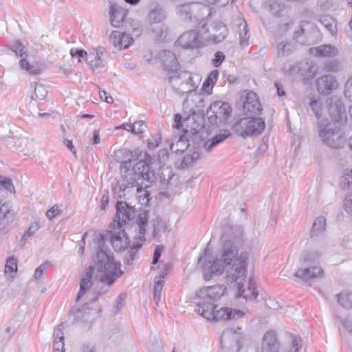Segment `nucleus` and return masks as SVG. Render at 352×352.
I'll list each match as a JSON object with an SVG mask.
<instances>
[{
	"label": "nucleus",
	"instance_id": "6e6d98bb",
	"mask_svg": "<svg viewBox=\"0 0 352 352\" xmlns=\"http://www.w3.org/2000/svg\"><path fill=\"white\" fill-rule=\"evenodd\" d=\"M70 54L73 58L77 57L79 62L81 61V58H83L84 57L86 58L87 56H89L85 51L77 49H72L70 50Z\"/></svg>",
	"mask_w": 352,
	"mask_h": 352
},
{
	"label": "nucleus",
	"instance_id": "423d86ee",
	"mask_svg": "<svg viewBox=\"0 0 352 352\" xmlns=\"http://www.w3.org/2000/svg\"><path fill=\"white\" fill-rule=\"evenodd\" d=\"M201 76L185 71H178L168 76V82L179 94H188L195 91L199 85Z\"/></svg>",
	"mask_w": 352,
	"mask_h": 352
},
{
	"label": "nucleus",
	"instance_id": "f257e3e1",
	"mask_svg": "<svg viewBox=\"0 0 352 352\" xmlns=\"http://www.w3.org/2000/svg\"><path fill=\"white\" fill-rule=\"evenodd\" d=\"M252 244V240L248 239L243 227L227 225L223 228L221 237V248L219 258L214 260H207L204 254L203 264V275L206 280H210L215 275H221L226 272V279L228 283H234L237 287L236 296L245 299L251 297L257 301L258 292L256 289L255 283L249 280L248 292L251 296L244 294L243 281L247 275L249 254L243 252L239 254V248H249Z\"/></svg>",
	"mask_w": 352,
	"mask_h": 352
},
{
	"label": "nucleus",
	"instance_id": "680f3d73",
	"mask_svg": "<svg viewBox=\"0 0 352 352\" xmlns=\"http://www.w3.org/2000/svg\"><path fill=\"white\" fill-rule=\"evenodd\" d=\"M162 342L158 339L155 340L153 344L149 346L150 352H162Z\"/></svg>",
	"mask_w": 352,
	"mask_h": 352
},
{
	"label": "nucleus",
	"instance_id": "1a4fd4ad",
	"mask_svg": "<svg viewBox=\"0 0 352 352\" xmlns=\"http://www.w3.org/2000/svg\"><path fill=\"white\" fill-rule=\"evenodd\" d=\"M241 330V328L237 327L236 329H228L223 331L220 341L222 351L223 348L227 347V345L235 352L240 349L242 342L245 338L242 335Z\"/></svg>",
	"mask_w": 352,
	"mask_h": 352
},
{
	"label": "nucleus",
	"instance_id": "a211bd4d",
	"mask_svg": "<svg viewBox=\"0 0 352 352\" xmlns=\"http://www.w3.org/2000/svg\"><path fill=\"white\" fill-rule=\"evenodd\" d=\"M95 267L97 268L96 265H91L87 270L86 272L83 275L80 282V289L76 296V300H79L86 292L91 287L93 283L91 278L94 275Z\"/></svg>",
	"mask_w": 352,
	"mask_h": 352
},
{
	"label": "nucleus",
	"instance_id": "c9c22d12",
	"mask_svg": "<svg viewBox=\"0 0 352 352\" xmlns=\"http://www.w3.org/2000/svg\"><path fill=\"white\" fill-rule=\"evenodd\" d=\"M326 219L324 217L316 218L312 225L311 233L314 235H318L324 230Z\"/></svg>",
	"mask_w": 352,
	"mask_h": 352
},
{
	"label": "nucleus",
	"instance_id": "dca6fc26",
	"mask_svg": "<svg viewBox=\"0 0 352 352\" xmlns=\"http://www.w3.org/2000/svg\"><path fill=\"white\" fill-rule=\"evenodd\" d=\"M133 41L129 34L119 31H113L109 36L110 43L120 50L129 47Z\"/></svg>",
	"mask_w": 352,
	"mask_h": 352
},
{
	"label": "nucleus",
	"instance_id": "4d7b16f0",
	"mask_svg": "<svg viewBox=\"0 0 352 352\" xmlns=\"http://www.w3.org/2000/svg\"><path fill=\"white\" fill-rule=\"evenodd\" d=\"M50 265L49 261H46L39 265L35 270L34 277L35 279H38L41 277L44 270Z\"/></svg>",
	"mask_w": 352,
	"mask_h": 352
},
{
	"label": "nucleus",
	"instance_id": "79ce46f5",
	"mask_svg": "<svg viewBox=\"0 0 352 352\" xmlns=\"http://www.w3.org/2000/svg\"><path fill=\"white\" fill-rule=\"evenodd\" d=\"M283 72L289 76H300L299 62H296L293 65H285L283 67Z\"/></svg>",
	"mask_w": 352,
	"mask_h": 352
},
{
	"label": "nucleus",
	"instance_id": "2eb2a0df",
	"mask_svg": "<svg viewBox=\"0 0 352 352\" xmlns=\"http://www.w3.org/2000/svg\"><path fill=\"white\" fill-rule=\"evenodd\" d=\"M243 110L245 113L250 115L259 114L262 111L261 104L254 92L250 91L247 94Z\"/></svg>",
	"mask_w": 352,
	"mask_h": 352
},
{
	"label": "nucleus",
	"instance_id": "69168bd1",
	"mask_svg": "<svg viewBox=\"0 0 352 352\" xmlns=\"http://www.w3.org/2000/svg\"><path fill=\"white\" fill-rule=\"evenodd\" d=\"M54 352H65L63 340H54Z\"/></svg>",
	"mask_w": 352,
	"mask_h": 352
},
{
	"label": "nucleus",
	"instance_id": "9b49d317",
	"mask_svg": "<svg viewBox=\"0 0 352 352\" xmlns=\"http://www.w3.org/2000/svg\"><path fill=\"white\" fill-rule=\"evenodd\" d=\"M228 33V30L226 25L219 22L212 23L208 25L205 34V38L213 43L222 42Z\"/></svg>",
	"mask_w": 352,
	"mask_h": 352
},
{
	"label": "nucleus",
	"instance_id": "a19ab883",
	"mask_svg": "<svg viewBox=\"0 0 352 352\" xmlns=\"http://www.w3.org/2000/svg\"><path fill=\"white\" fill-rule=\"evenodd\" d=\"M320 254L318 251L305 252L301 256V260L305 263H314L319 259Z\"/></svg>",
	"mask_w": 352,
	"mask_h": 352
},
{
	"label": "nucleus",
	"instance_id": "3c124183",
	"mask_svg": "<svg viewBox=\"0 0 352 352\" xmlns=\"http://www.w3.org/2000/svg\"><path fill=\"white\" fill-rule=\"evenodd\" d=\"M212 63L215 67H219L226 59V56L222 52L218 51L214 55Z\"/></svg>",
	"mask_w": 352,
	"mask_h": 352
},
{
	"label": "nucleus",
	"instance_id": "052dcab7",
	"mask_svg": "<svg viewBox=\"0 0 352 352\" xmlns=\"http://www.w3.org/2000/svg\"><path fill=\"white\" fill-rule=\"evenodd\" d=\"M63 324H60L57 327H55L54 331V336L55 337L54 339L59 340H64V336H63Z\"/></svg>",
	"mask_w": 352,
	"mask_h": 352
},
{
	"label": "nucleus",
	"instance_id": "7ed1b4c3",
	"mask_svg": "<svg viewBox=\"0 0 352 352\" xmlns=\"http://www.w3.org/2000/svg\"><path fill=\"white\" fill-rule=\"evenodd\" d=\"M109 239L115 251H122L128 247L129 239L124 230L117 233L109 232L106 235L100 236L98 246L93 261L97 267V270L103 273L100 278V281L110 286L121 276L123 271L120 269V263L116 262L113 255L107 251L104 242Z\"/></svg>",
	"mask_w": 352,
	"mask_h": 352
},
{
	"label": "nucleus",
	"instance_id": "c756f323",
	"mask_svg": "<svg viewBox=\"0 0 352 352\" xmlns=\"http://www.w3.org/2000/svg\"><path fill=\"white\" fill-rule=\"evenodd\" d=\"M9 48L15 54L16 56L20 58V59H25L28 56V52L25 46L19 40L11 43Z\"/></svg>",
	"mask_w": 352,
	"mask_h": 352
},
{
	"label": "nucleus",
	"instance_id": "7c9ffc66",
	"mask_svg": "<svg viewBox=\"0 0 352 352\" xmlns=\"http://www.w3.org/2000/svg\"><path fill=\"white\" fill-rule=\"evenodd\" d=\"M124 25L126 29L131 32L133 36H138L141 34L142 28L139 20L126 19L124 22Z\"/></svg>",
	"mask_w": 352,
	"mask_h": 352
},
{
	"label": "nucleus",
	"instance_id": "f3484780",
	"mask_svg": "<svg viewBox=\"0 0 352 352\" xmlns=\"http://www.w3.org/2000/svg\"><path fill=\"white\" fill-rule=\"evenodd\" d=\"M109 14L111 24L115 28L120 27L125 22L126 11L116 3L110 2Z\"/></svg>",
	"mask_w": 352,
	"mask_h": 352
},
{
	"label": "nucleus",
	"instance_id": "13d9d810",
	"mask_svg": "<svg viewBox=\"0 0 352 352\" xmlns=\"http://www.w3.org/2000/svg\"><path fill=\"white\" fill-rule=\"evenodd\" d=\"M60 210L58 206L54 205L46 212V217L49 220H52L55 217L60 214Z\"/></svg>",
	"mask_w": 352,
	"mask_h": 352
},
{
	"label": "nucleus",
	"instance_id": "ea45409f",
	"mask_svg": "<svg viewBox=\"0 0 352 352\" xmlns=\"http://www.w3.org/2000/svg\"><path fill=\"white\" fill-rule=\"evenodd\" d=\"M0 188L12 193L15 192L12 180L9 177H6L2 175H0Z\"/></svg>",
	"mask_w": 352,
	"mask_h": 352
},
{
	"label": "nucleus",
	"instance_id": "58836bf2",
	"mask_svg": "<svg viewBox=\"0 0 352 352\" xmlns=\"http://www.w3.org/2000/svg\"><path fill=\"white\" fill-rule=\"evenodd\" d=\"M309 106L311 107L312 111L314 113L315 116L318 119V122L321 120H324L322 118V104L318 100H312L309 102Z\"/></svg>",
	"mask_w": 352,
	"mask_h": 352
},
{
	"label": "nucleus",
	"instance_id": "603ef678",
	"mask_svg": "<svg viewBox=\"0 0 352 352\" xmlns=\"http://www.w3.org/2000/svg\"><path fill=\"white\" fill-rule=\"evenodd\" d=\"M146 127L143 121L135 122L132 124V133L134 134L142 133L145 131Z\"/></svg>",
	"mask_w": 352,
	"mask_h": 352
},
{
	"label": "nucleus",
	"instance_id": "8fccbe9b",
	"mask_svg": "<svg viewBox=\"0 0 352 352\" xmlns=\"http://www.w3.org/2000/svg\"><path fill=\"white\" fill-rule=\"evenodd\" d=\"M127 338V335L122 331H116L113 333L110 336V339L116 344H119L122 340H126Z\"/></svg>",
	"mask_w": 352,
	"mask_h": 352
},
{
	"label": "nucleus",
	"instance_id": "f8f14e48",
	"mask_svg": "<svg viewBox=\"0 0 352 352\" xmlns=\"http://www.w3.org/2000/svg\"><path fill=\"white\" fill-rule=\"evenodd\" d=\"M231 110V107L228 103L216 101L210 105L207 111V114L209 115L210 119H212L214 117L220 122H223L228 119Z\"/></svg>",
	"mask_w": 352,
	"mask_h": 352
},
{
	"label": "nucleus",
	"instance_id": "f704fd0d",
	"mask_svg": "<svg viewBox=\"0 0 352 352\" xmlns=\"http://www.w3.org/2000/svg\"><path fill=\"white\" fill-rule=\"evenodd\" d=\"M142 242L136 241L135 245H133L130 250L127 252L124 263L125 265H131L133 264L134 256L138 252V250L142 247Z\"/></svg>",
	"mask_w": 352,
	"mask_h": 352
},
{
	"label": "nucleus",
	"instance_id": "b1692460",
	"mask_svg": "<svg viewBox=\"0 0 352 352\" xmlns=\"http://www.w3.org/2000/svg\"><path fill=\"white\" fill-rule=\"evenodd\" d=\"M309 51L311 54L318 57H333L338 54V50L334 46L330 45L311 47Z\"/></svg>",
	"mask_w": 352,
	"mask_h": 352
},
{
	"label": "nucleus",
	"instance_id": "4be33fe9",
	"mask_svg": "<svg viewBox=\"0 0 352 352\" xmlns=\"http://www.w3.org/2000/svg\"><path fill=\"white\" fill-rule=\"evenodd\" d=\"M207 12L208 8L202 3H190L180 5L177 8V12L181 16L188 17L190 15V12L203 11Z\"/></svg>",
	"mask_w": 352,
	"mask_h": 352
},
{
	"label": "nucleus",
	"instance_id": "a878e982",
	"mask_svg": "<svg viewBox=\"0 0 352 352\" xmlns=\"http://www.w3.org/2000/svg\"><path fill=\"white\" fill-rule=\"evenodd\" d=\"M230 135L229 131H224L205 142L204 148L206 151H211L216 145L224 141Z\"/></svg>",
	"mask_w": 352,
	"mask_h": 352
},
{
	"label": "nucleus",
	"instance_id": "0e129e2a",
	"mask_svg": "<svg viewBox=\"0 0 352 352\" xmlns=\"http://www.w3.org/2000/svg\"><path fill=\"white\" fill-rule=\"evenodd\" d=\"M162 251V246L157 245L155 248L154 252H153V261H152L153 265H155L158 263L160 258L161 256Z\"/></svg>",
	"mask_w": 352,
	"mask_h": 352
},
{
	"label": "nucleus",
	"instance_id": "cd10ccee",
	"mask_svg": "<svg viewBox=\"0 0 352 352\" xmlns=\"http://www.w3.org/2000/svg\"><path fill=\"white\" fill-rule=\"evenodd\" d=\"M165 18L166 14L164 10L157 6L151 9L148 14V19L149 22L153 23H161L165 19Z\"/></svg>",
	"mask_w": 352,
	"mask_h": 352
},
{
	"label": "nucleus",
	"instance_id": "4c0bfd02",
	"mask_svg": "<svg viewBox=\"0 0 352 352\" xmlns=\"http://www.w3.org/2000/svg\"><path fill=\"white\" fill-rule=\"evenodd\" d=\"M174 177V174L172 172V169L169 167L163 168L161 169L160 173V182L163 185H168L170 183V180Z\"/></svg>",
	"mask_w": 352,
	"mask_h": 352
},
{
	"label": "nucleus",
	"instance_id": "49530a36",
	"mask_svg": "<svg viewBox=\"0 0 352 352\" xmlns=\"http://www.w3.org/2000/svg\"><path fill=\"white\" fill-rule=\"evenodd\" d=\"M5 273H13L15 274L17 272V261L14 257H10L5 265Z\"/></svg>",
	"mask_w": 352,
	"mask_h": 352
},
{
	"label": "nucleus",
	"instance_id": "412c9836",
	"mask_svg": "<svg viewBox=\"0 0 352 352\" xmlns=\"http://www.w3.org/2000/svg\"><path fill=\"white\" fill-rule=\"evenodd\" d=\"M322 270L319 267H307L296 272L295 276L307 281L310 278H317L322 275Z\"/></svg>",
	"mask_w": 352,
	"mask_h": 352
},
{
	"label": "nucleus",
	"instance_id": "72a5a7b5",
	"mask_svg": "<svg viewBox=\"0 0 352 352\" xmlns=\"http://www.w3.org/2000/svg\"><path fill=\"white\" fill-rule=\"evenodd\" d=\"M319 21L332 35L336 34V23L333 18L329 15H324L322 16Z\"/></svg>",
	"mask_w": 352,
	"mask_h": 352
},
{
	"label": "nucleus",
	"instance_id": "bf43d9fd",
	"mask_svg": "<svg viewBox=\"0 0 352 352\" xmlns=\"http://www.w3.org/2000/svg\"><path fill=\"white\" fill-rule=\"evenodd\" d=\"M344 208L347 213L352 215V192L346 195L344 200Z\"/></svg>",
	"mask_w": 352,
	"mask_h": 352
},
{
	"label": "nucleus",
	"instance_id": "5701e85b",
	"mask_svg": "<svg viewBox=\"0 0 352 352\" xmlns=\"http://www.w3.org/2000/svg\"><path fill=\"white\" fill-rule=\"evenodd\" d=\"M329 113L333 120L336 122L342 120L343 118H345L344 107L339 100L331 102L329 107Z\"/></svg>",
	"mask_w": 352,
	"mask_h": 352
},
{
	"label": "nucleus",
	"instance_id": "c03bdc74",
	"mask_svg": "<svg viewBox=\"0 0 352 352\" xmlns=\"http://www.w3.org/2000/svg\"><path fill=\"white\" fill-rule=\"evenodd\" d=\"M43 225L38 222H34L32 223L28 230L23 234L21 238V241L25 243L28 239L32 236Z\"/></svg>",
	"mask_w": 352,
	"mask_h": 352
},
{
	"label": "nucleus",
	"instance_id": "aec40b11",
	"mask_svg": "<svg viewBox=\"0 0 352 352\" xmlns=\"http://www.w3.org/2000/svg\"><path fill=\"white\" fill-rule=\"evenodd\" d=\"M136 224L138 227L139 236L135 238L136 241L143 242L145 241L144 235L146 232L147 228L148 226V211L143 210L141 211L136 219Z\"/></svg>",
	"mask_w": 352,
	"mask_h": 352
},
{
	"label": "nucleus",
	"instance_id": "393cba45",
	"mask_svg": "<svg viewBox=\"0 0 352 352\" xmlns=\"http://www.w3.org/2000/svg\"><path fill=\"white\" fill-rule=\"evenodd\" d=\"M300 76H302L304 80L312 78L317 70L315 65L308 60H304L299 62Z\"/></svg>",
	"mask_w": 352,
	"mask_h": 352
},
{
	"label": "nucleus",
	"instance_id": "6e6552de",
	"mask_svg": "<svg viewBox=\"0 0 352 352\" xmlns=\"http://www.w3.org/2000/svg\"><path fill=\"white\" fill-rule=\"evenodd\" d=\"M116 208V213L111 227L120 229L135 217V208L126 201H117Z\"/></svg>",
	"mask_w": 352,
	"mask_h": 352
},
{
	"label": "nucleus",
	"instance_id": "774afa93",
	"mask_svg": "<svg viewBox=\"0 0 352 352\" xmlns=\"http://www.w3.org/2000/svg\"><path fill=\"white\" fill-rule=\"evenodd\" d=\"M341 323L351 332H352V316L346 318L344 320L340 318Z\"/></svg>",
	"mask_w": 352,
	"mask_h": 352
},
{
	"label": "nucleus",
	"instance_id": "5fc2aeb1",
	"mask_svg": "<svg viewBox=\"0 0 352 352\" xmlns=\"http://www.w3.org/2000/svg\"><path fill=\"white\" fill-rule=\"evenodd\" d=\"M324 67L328 72H337L339 69V63L336 60L327 61L324 63Z\"/></svg>",
	"mask_w": 352,
	"mask_h": 352
},
{
	"label": "nucleus",
	"instance_id": "9d476101",
	"mask_svg": "<svg viewBox=\"0 0 352 352\" xmlns=\"http://www.w3.org/2000/svg\"><path fill=\"white\" fill-rule=\"evenodd\" d=\"M158 58L166 72V79L169 75L175 74L180 69V65L176 55L171 51L162 50L158 52Z\"/></svg>",
	"mask_w": 352,
	"mask_h": 352
},
{
	"label": "nucleus",
	"instance_id": "864d4df0",
	"mask_svg": "<svg viewBox=\"0 0 352 352\" xmlns=\"http://www.w3.org/2000/svg\"><path fill=\"white\" fill-rule=\"evenodd\" d=\"M344 94L346 98L352 101V77L349 78L345 83Z\"/></svg>",
	"mask_w": 352,
	"mask_h": 352
},
{
	"label": "nucleus",
	"instance_id": "e2e57ef3",
	"mask_svg": "<svg viewBox=\"0 0 352 352\" xmlns=\"http://www.w3.org/2000/svg\"><path fill=\"white\" fill-rule=\"evenodd\" d=\"M161 141L160 137H153L151 139L148 140V148L150 150L155 149L159 145L160 142Z\"/></svg>",
	"mask_w": 352,
	"mask_h": 352
},
{
	"label": "nucleus",
	"instance_id": "2f4dec72",
	"mask_svg": "<svg viewBox=\"0 0 352 352\" xmlns=\"http://www.w3.org/2000/svg\"><path fill=\"white\" fill-rule=\"evenodd\" d=\"M86 62L93 71L98 68L104 67L102 58L98 55V52L89 54L86 58Z\"/></svg>",
	"mask_w": 352,
	"mask_h": 352
},
{
	"label": "nucleus",
	"instance_id": "20e7f679",
	"mask_svg": "<svg viewBox=\"0 0 352 352\" xmlns=\"http://www.w3.org/2000/svg\"><path fill=\"white\" fill-rule=\"evenodd\" d=\"M226 287L223 285L204 287L197 292L199 301L196 303L195 311L210 322L218 320H236L245 316L241 310L230 307H219L207 300H217L224 295Z\"/></svg>",
	"mask_w": 352,
	"mask_h": 352
},
{
	"label": "nucleus",
	"instance_id": "37998d69",
	"mask_svg": "<svg viewBox=\"0 0 352 352\" xmlns=\"http://www.w3.org/2000/svg\"><path fill=\"white\" fill-rule=\"evenodd\" d=\"M302 346V339L298 336H292L291 347L288 352H299Z\"/></svg>",
	"mask_w": 352,
	"mask_h": 352
},
{
	"label": "nucleus",
	"instance_id": "4468645a",
	"mask_svg": "<svg viewBox=\"0 0 352 352\" xmlns=\"http://www.w3.org/2000/svg\"><path fill=\"white\" fill-rule=\"evenodd\" d=\"M316 86L320 94L328 95L338 87V84L334 76L327 74L318 78L316 80Z\"/></svg>",
	"mask_w": 352,
	"mask_h": 352
},
{
	"label": "nucleus",
	"instance_id": "f03ea898",
	"mask_svg": "<svg viewBox=\"0 0 352 352\" xmlns=\"http://www.w3.org/2000/svg\"><path fill=\"white\" fill-rule=\"evenodd\" d=\"M114 153L121 162L120 170L122 182L119 186V198L129 200L135 197L142 204H147L150 195L144 188H147L149 185L144 184V182H154L153 171L144 160L133 164L132 153L126 149H120Z\"/></svg>",
	"mask_w": 352,
	"mask_h": 352
},
{
	"label": "nucleus",
	"instance_id": "0eeeda50",
	"mask_svg": "<svg viewBox=\"0 0 352 352\" xmlns=\"http://www.w3.org/2000/svg\"><path fill=\"white\" fill-rule=\"evenodd\" d=\"M265 128V122L261 118L245 117L239 120L233 126L234 132L243 138L256 136Z\"/></svg>",
	"mask_w": 352,
	"mask_h": 352
},
{
	"label": "nucleus",
	"instance_id": "338daca9",
	"mask_svg": "<svg viewBox=\"0 0 352 352\" xmlns=\"http://www.w3.org/2000/svg\"><path fill=\"white\" fill-rule=\"evenodd\" d=\"M218 75H219L218 70H213V71H212L209 74L208 78H206L207 82H210V84H212V85H214L215 82L217 80Z\"/></svg>",
	"mask_w": 352,
	"mask_h": 352
},
{
	"label": "nucleus",
	"instance_id": "c85d7f7f",
	"mask_svg": "<svg viewBox=\"0 0 352 352\" xmlns=\"http://www.w3.org/2000/svg\"><path fill=\"white\" fill-rule=\"evenodd\" d=\"M238 26L240 45L242 47H246L249 45L248 38L250 37L248 23L243 19Z\"/></svg>",
	"mask_w": 352,
	"mask_h": 352
},
{
	"label": "nucleus",
	"instance_id": "e433bc0d",
	"mask_svg": "<svg viewBox=\"0 0 352 352\" xmlns=\"http://www.w3.org/2000/svg\"><path fill=\"white\" fill-rule=\"evenodd\" d=\"M340 185L344 189L352 188V170H345L340 177Z\"/></svg>",
	"mask_w": 352,
	"mask_h": 352
},
{
	"label": "nucleus",
	"instance_id": "bb28decb",
	"mask_svg": "<svg viewBox=\"0 0 352 352\" xmlns=\"http://www.w3.org/2000/svg\"><path fill=\"white\" fill-rule=\"evenodd\" d=\"M19 67L21 69L26 71L29 74L37 75L42 72V65L39 63L30 64L27 58L20 59Z\"/></svg>",
	"mask_w": 352,
	"mask_h": 352
},
{
	"label": "nucleus",
	"instance_id": "6ab92c4d",
	"mask_svg": "<svg viewBox=\"0 0 352 352\" xmlns=\"http://www.w3.org/2000/svg\"><path fill=\"white\" fill-rule=\"evenodd\" d=\"M280 343L273 331H267L263 338L262 352H279Z\"/></svg>",
	"mask_w": 352,
	"mask_h": 352
},
{
	"label": "nucleus",
	"instance_id": "09e8293b",
	"mask_svg": "<svg viewBox=\"0 0 352 352\" xmlns=\"http://www.w3.org/2000/svg\"><path fill=\"white\" fill-rule=\"evenodd\" d=\"M277 50L279 56H287L291 51L290 44L288 43L281 42L278 45Z\"/></svg>",
	"mask_w": 352,
	"mask_h": 352
},
{
	"label": "nucleus",
	"instance_id": "473e14b6",
	"mask_svg": "<svg viewBox=\"0 0 352 352\" xmlns=\"http://www.w3.org/2000/svg\"><path fill=\"white\" fill-rule=\"evenodd\" d=\"M338 303L345 309L352 308V294L342 292L336 295Z\"/></svg>",
	"mask_w": 352,
	"mask_h": 352
},
{
	"label": "nucleus",
	"instance_id": "ddd939ff",
	"mask_svg": "<svg viewBox=\"0 0 352 352\" xmlns=\"http://www.w3.org/2000/svg\"><path fill=\"white\" fill-rule=\"evenodd\" d=\"M176 43L184 49H197L201 46V42L197 32L190 30L184 32L177 40Z\"/></svg>",
	"mask_w": 352,
	"mask_h": 352
},
{
	"label": "nucleus",
	"instance_id": "a18cd8bd",
	"mask_svg": "<svg viewBox=\"0 0 352 352\" xmlns=\"http://www.w3.org/2000/svg\"><path fill=\"white\" fill-rule=\"evenodd\" d=\"M35 96L38 99L43 100L47 95L48 91L45 87L38 82H34Z\"/></svg>",
	"mask_w": 352,
	"mask_h": 352
},
{
	"label": "nucleus",
	"instance_id": "de8ad7c7",
	"mask_svg": "<svg viewBox=\"0 0 352 352\" xmlns=\"http://www.w3.org/2000/svg\"><path fill=\"white\" fill-rule=\"evenodd\" d=\"M126 298V295L124 294H121L118 296L116 299V305L112 309V312L113 314H118L124 306V300Z\"/></svg>",
	"mask_w": 352,
	"mask_h": 352
},
{
	"label": "nucleus",
	"instance_id": "39448f33",
	"mask_svg": "<svg viewBox=\"0 0 352 352\" xmlns=\"http://www.w3.org/2000/svg\"><path fill=\"white\" fill-rule=\"evenodd\" d=\"M317 126L318 137L325 145L332 148H338L344 145L345 138L336 122L321 120Z\"/></svg>",
	"mask_w": 352,
	"mask_h": 352
}]
</instances>
